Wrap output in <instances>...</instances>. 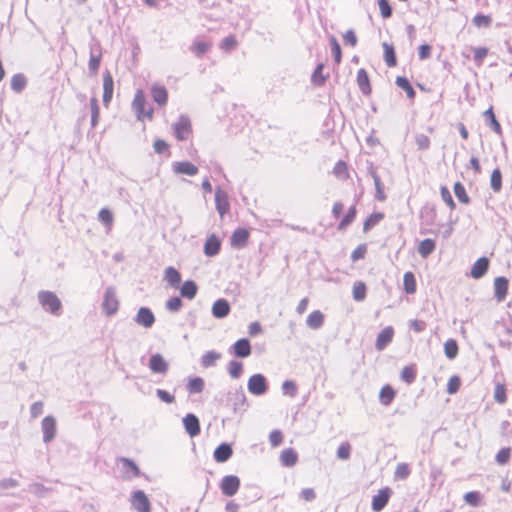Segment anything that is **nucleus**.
<instances>
[{"instance_id":"obj_1","label":"nucleus","mask_w":512,"mask_h":512,"mask_svg":"<svg viewBox=\"0 0 512 512\" xmlns=\"http://www.w3.org/2000/svg\"><path fill=\"white\" fill-rule=\"evenodd\" d=\"M37 299L44 311L55 316H59L61 314L62 303L54 292L41 290L37 294Z\"/></svg>"},{"instance_id":"obj_2","label":"nucleus","mask_w":512,"mask_h":512,"mask_svg":"<svg viewBox=\"0 0 512 512\" xmlns=\"http://www.w3.org/2000/svg\"><path fill=\"white\" fill-rule=\"evenodd\" d=\"M119 301L116 295V289L112 286L106 288L103 296L102 309L106 316H113L117 313Z\"/></svg>"},{"instance_id":"obj_3","label":"nucleus","mask_w":512,"mask_h":512,"mask_svg":"<svg viewBox=\"0 0 512 512\" xmlns=\"http://www.w3.org/2000/svg\"><path fill=\"white\" fill-rule=\"evenodd\" d=\"M133 108L137 114L138 119H143L145 117L151 119L153 114V109L147 105L143 92L138 90L135 94L133 100Z\"/></svg>"},{"instance_id":"obj_4","label":"nucleus","mask_w":512,"mask_h":512,"mask_svg":"<svg viewBox=\"0 0 512 512\" xmlns=\"http://www.w3.org/2000/svg\"><path fill=\"white\" fill-rule=\"evenodd\" d=\"M130 503L132 508L137 512H151L150 500L142 490L132 492Z\"/></svg>"},{"instance_id":"obj_5","label":"nucleus","mask_w":512,"mask_h":512,"mask_svg":"<svg viewBox=\"0 0 512 512\" xmlns=\"http://www.w3.org/2000/svg\"><path fill=\"white\" fill-rule=\"evenodd\" d=\"M248 391L256 396L263 395L268 390V384L266 378L262 374H253L247 383Z\"/></svg>"},{"instance_id":"obj_6","label":"nucleus","mask_w":512,"mask_h":512,"mask_svg":"<svg viewBox=\"0 0 512 512\" xmlns=\"http://www.w3.org/2000/svg\"><path fill=\"white\" fill-rule=\"evenodd\" d=\"M174 134L179 141L187 140L191 134V123L187 116L181 115L173 124Z\"/></svg>"},{"instance_id":"obj_7","label":"nucleus","mask_w":512,"mask_h":512,"mask_svg":"<svg viewBox=\"0 0 512 512\" xmlns=\"http://www.w3.org/2000/svg\"><path fill=\"white\" fill-rule=\"evenodd\" d=\"M240 487V479L235 475L224 476L220 483V489L225 496H234Z\"/></svg>"},{"instance_id":"obj_8","label":"nucleus","mask_w":512,"mask_h":512,"mask_svg":"<svg viewBox=\"0 0 512 512\" xmlns=\"http://www.w3.org/2000/svg\"><path fill=\"white\" fill-rule=\"evenodd\" d=\"M148 367L152 373L166 375L169 370V363L160 353L151 355Z\"/></svg>"},{"instance_id":"obj_9","label":"nucleus","mask_w":512,"mask_h":512,"mask_svg":"<svg viewBox=\"0 0 512 512\" xmlns=\"http://www.w3.org/2000/svg\"><path fill=\"white\" fill-rule=\"evenodd\" d=\"M44 443L51 442L56 436V419L53 416H46L41 422Z\"/></svg>"},{"instance_id":"obj_10","label":"nucleus","mask_w":512,"mask_h":512,"mask_svg":"<svg viewBox=\"0 0 512 512\" xmlns=\"http://www.w3.org/2000/svg\"><path fill=\"white\" fill-rule=\"evenodd\" d=\"M183 426L185 432L191 437L194 438L200 434V421L198 417L193 413H188L182 419Z\"/></svg>"},{"instance_id":"obj_11","label":"nucleus","mask_w":512,"mask_h":512,"mask_svg":"<svg viewBox=\"0 0 512 512\" xmlns=\"http://www.w3.org/2000/svg\"><path fill=\"white\" fill-rule=\"evenodd\" d=\"M215 205L221 218H223L230 210L228 194L219 187L215 190Z\"/></svg>"},{"instance_id":"obj_12","label":"nucleus","mask_w":512,"mask_h":512,"mask_svg":"<svg viewBox=\"0 0 512 512\" xmlns=\"http://www.w3.org/2000/svg\"><path fill=\"white\" fill-rule=\"evenodd\" d=\"M392 494V490L389 487L382 488L378 491L372 499V510L374 512H380L387 505L389 498Z\"/></svg>"},{"instance_id":"obj_13","label":"nucleus","mask_w":512,"mask_h":512,"mask_svg":"<svg viewBox=\"0 0 512 512\" xmlns=\"http://www.w3.org/2000/svg\"><path fill=\"white\" fill-rule=\"evenodd\" d=\"M134 321L138 325L143 326L144 328H150V327H152V325L155 322V316L149 308L141 307L138 310V312L134 318Z\"/></svg>"},{"instance_id":"obj_14","label":"nucleus","mask_w":512,"mask_h":512,"mask_svg":"<svg viewBox=\"0 0 512 512\" xmlns=\"http://www.w3.org/2000/svg\"><path fill=\"white\" fill-rule=\"evenodd\" d=\"M394 329L392 326H387L380 331L376 338L375 347L378 351L384 350L388 344L393 340Z\"/></svg>"},{"instance_id":"obj_15","label":"nucleus","mask_w":512,"mask_h":512,"mask_svg":"<svg viewBox=\"0 0 512 512\" xmlns=\"http://www.w3.org/2000/svg\"><path fill=\"white\" fill-rule=\"evenodd\" d=\"M368 174L372 177L376 189L375 198L379 201H384L386 199V195L384 192V184L382 183L379 175L377 174L376 168L373 163H369L368 165Z\"/></svg>"},{"instance_id":"obj_16","label":"nucleus","mask_w":512,"mask_h":512,"mask_svg":"<svg viewBox=\"0 0 512 512\" xmlns=\"http://www.w3.org/2000/svg\"><path fill=\"white\" fill-rule=\"evenodd\" d=\"M231 353L240 358H246L250 356L251 345L249 340L246 338L237 340L231 347Z\"/></svg>"},{"instance_id":"obj_17","label":"nucleus","mask_w":512,"mask_h":512,"mask_svg":"<svg viewBox=\"0 0 512 512\" xmlns=\"http://www.w3.org/2000/svg\"><path fill=\"white\" fill-rule=\"evenodd\" d=\"M249 239V232L247 229L238 228L236 229L230 239L231 246L234 248H243L247 245Z\"/></svg>"},{"instance_id":"obj_18","label":"nucleus","mask_w":512,"mask_h":512,"mask_svg":"<svg viewBox=\"0 0 512 512\" xmlns=\"http://www.w3.org/2000/svg\"><path fill=\"white\" fill-rule=\"evenodd\" d=\"M114 81L110 72L103 74V102L107 106L113 96Z\"/></svg>"},{"instance_id":"obj_19","label":"nucleus","mask_w":512,"mask_h":512,"mask_svg":"<svg viewBox=\"0 0 512 512\" xmlns=\"http://www.w3.org/2000/svg\"><path fill=\"white\" fill-rule=\"evenodd\" d=\"M173 171L176 174H185L188 176H194L198 173V167L188 161H180L173 163Z\"/></svg>"},{"instance_id":"obj_20","label":"nucleus","mask_w":512,"mask_h":512,"mask_svg":"<svg viewBox=\"0 0 512 512\" xmlns=\"http://www.w3.org/2000/svg\"><path fill=\"white\" fill-rule=\"evenodd\" d=\"M508 291V280L507 278L500 276L494 280V295L498 302H502L507 295Z\"/></svg>"},{"instance_id":"obj_21","label":"nucleus","mask_w":512,"mask_h":512,"mask_svg":"<svg viewBox=\"0 0 512 512\" xmlns=\"http://www.w3.org/2000/svg\"><path fill=\"white\" fill-rule=\"evenodd\" d=\"M489 267V260L486 257L479 258L471 267L470 275L474 279L482 278Z\"/></svg>"},{"instance_id":"obj_22","label":"nucleus","mask_w":512,"mask_h":512,"mask_svg":"<svg viewBox=\"0 0 512 512\" xmlns=\"http://www.w3.org/2000/svg\"><path fill=\"white\" fill-rule=\"evenodd\" d=\"M230 313V305L226 299H218L213 303L212 315L217 319H222Z\"/></svg>"},{"instance_id":"obj_23","label":"nucleus","mask_w":512,"mask_h":512,"mask_svg":"<svg viewBox=\"0 0 512 512\" xmlns=\"http://www.w3.org/2000/svg\"><path fill=\"white\" fill-rule=\"evenodd\" d=\"M233 450L230 444L222 443L214 451V459L218 463L226 462L232 456Z\"/></svg>"},{"instance_id":"obj_24","label":"nucleus","mask_w":512,"mask_h":512,"mask_svg":"<svg viewBox=\"0 0 512 512\" xmlns=\"http://www.w3.org/2000/svg\"><path fill=\"white\" fill-rule=\"evenodd\" d=\"M297 461L298 454L292 448H286L280 454V462L284 467H293Z\"/></svg>"},{"instance_id":"obj_25","label":"nucleus","mask_w":512,"mask_h":512,"mask_svg":"<svg viewBox=\"0 0 512 512\" xmlns=\"http://www.w3.org/2000/svg\"><path fill=\"white\" fill-rule=\"evenodd\" d=\"M324 314L320 310L311 312L307 319L306 324L310 329L317 330L323 326Z\"/></svg>"},{"instance_id":"obj_26","label":"nucleus","mask_w":512,"mask_h":512,"mask_svg":"<svg viewBox=\"0 0 512 512\" xmlns=\"http://www.w3.org/2000/svg\"><path fill=\"white\" fill-rule=\"evenodd\" d=\"M212 47L211 42L195 39L190 46V51L198 58H201Z\"/></svg>"},{"instance_id":"obj_27","label":"nucleus","mask_w":512,"mask_h":512,"mask_svg":"<svg viewBox=\"0 0 512 512\" xmlns=\"http://www.w3.org/2000/svg\"><path fill=\"white\" fill-rule=\"evenodd\" d=\"M219 251L220 241L215 235H211L204 244V253L206 256L212 257L217 255Z\"/></svg>"},{"instance_id":"obj_28","label":"nucleus","mask_w":512,"mask_h":512,"mask_svg":"<svg viewBox=\"0 0 512 512\" xmlns=\"http://www.w3.org/2000/svg\"><path fill=\"white\" fill-rule=\"evenodd\" d=\"M436 249V243L433 239L427 238L420 242L418 246V253L422 258H427Z\"/></svg>"},{"instance_id":"obj_29","label":"nucleus","mask_w":512,"mask_h":512,"mask_svg":"<svg viewBox=\"0 0 512 512\" xmlns=\"http://www.w3.org/2000/svg\"><path fill=\"white\" fill-rule=\"evenodd\" d=\"M152 97L153 100L159 104L160 106H163L167 103L168 99V93L165 87L154 85L151 88Z\"/></svg>"},{"instance_id":"obj_30","label":"nucleus","mask_w":512,"mask_h":512,"mask_svg":"<svg viewBox=\"0 0 512 512\" xmlns=\"http://www.w3.org/2000/svg\"><path fill=\"white\" fill-rule=\"evenodd\" d=\"M198 291L196 283L192 280L185 281L180 287V294L182 297L187 299H193Z\"/></svg>"},{"instance_id":"obj_31","label":"nucleus","mask_w":512,"mask_h":512,"mask_svg":"<svg viewBox=\"0 0 512 512\" xmlns=\"http://www.w3.org/2000/svg\"><path fill=\"white\" fill-rule=\"evenodd\" d=\"M164 278L174 288H177L181 282V274L171 266L165 269Z\"/></svg>"},{"instance_id":"obj_32","label":"nucleus","mask_w":512,"mask_h":512,"mask_svg":"<svg viewBox=\"0 0 512 512\" xmlns=\"http://www.w3.org/2000/svg\"><path fill=\"white\" fill-rule=\"evenodd\" d=\"M357 83L363 94L371 92L369 77L365 69H359L357 72Z\"/></svg>"},{"instance_id":"obj_33","label":"nucleus","mask_w":512,"mask_h":512,"mask_svg":"<svg viewBox=\"0 0 512 512\" xmlns=\"http://www.w3.org/2000/svg\"><path fill=\"white\" fill-rule=\"evenodd\" d=\"M120 462L122 463L123 470L127 475L133 476V477L140 476V474H141L140 469L133 460H131L129 458H121Z\"/></svg>"},{"instance_id":"obj_34","label":"nucleus","mask_w":512,"mask_h":512,"mask_svg":"<svg viewBox=\"0 0 512 512\" xmlns=\"http://www.w3.org/2000/svg\"><path fill=\"white\" fill-rule=\"evenodd\" d=\"M484 117L487 121V125L497 134H501L502 129L500 123L497 121L492 108H489L484 112Z\"/></svg>"},{"instance_id":"obj_35","label":"nucleus","mask_w":512,"mask_h":512,"mask_svg":"<svg viewBox=\"0 0 512 512\" xmlns=\"http://www.w3.org/2000/svg\"><path fill=\"white\" fill-rule=\"evenodd\" d=\"M221 358V354L215 351L206 352L201 358V365L204 368L213 367L216 365L217 360Z\"/></svg>"},{"instance_id":"obj_36","label":"nucleus","mask_w":512,"mask_h":512,"mask_svg":"<svg viewBox=\"0 0 512 512\" xmlns=\"http://www.w3.org/2000/svg\"><path fill=\"white\" fill-rule=\"evenodd\" d=\"M323 69L324 64L319 63L311 76V81L316 86H322L325 83L326 79L328 78V75L323 74Z\"/></svg>"},{"instance_id":"obj_37","label":"nucleus","mask_w":512,"mask_h":512,"mask_svg":"<svg viewBox=\"0 0 512 512\" xmlns=\"http://www.w3.org/2000/svg\"><path fill=\"white\" fill-rule=\"evenodd\" d=\"M394 397L395 391L391 386L386 385L380 390L379 399L381 404L388 406L393 401Z\"/></svg>"},{"instance_id":"obj_38","label":"nucleus","mask_w":512,"mask_h":512,"mask_svg":"<svg viewBox=\"0 0 512 512\" xmlns=\"http://www.w3.org/2000/svg\"><path fill=\"white\" fill-rule=\"evenodd\" d=\"M204 385V380L202 378L195 377L188 381L186 388L190 394H197L203 391Z\"/></svg>"},{"instance_id":"obj_39","label":"nucleus","mask_w":512,"mask_h":512,"mask_svg":"<svg viewBox=\"0 0 512 512\" xmlns=\"http://www.w3.org/2000/svg\"><path fill=\"white\" fill-rule=\"evenodd\" d=\"M396 85L406 92L408 98L413 99L415 97V90L406 77L398 76Z\"/></svg>"},{"instance_id":"obj_40","label":"nucleus","mask_w":512,"mask_h":512,"mask_svg":"<svg viewBox=\"0 0 512 512\" xmlns=\"http://www.w3.org/2000/svg\"><path fill=\"white\" fill-rule=\"evenodd\" d=\"M384 48V60L388 67H394L396 65V55L392 45L388 43H383Z\"/></svg>"},{"instance_id":"obj_41","label":"nucleus","mask_w":512,"mask_h":512,"mask_svg":"<svg viewBox=\"0 0 512 512\" xmlns=\"http://www.w3.org/2000/svg\"><path fill=\"white\" fill-rule=\"evenodd\" d=\"M366 285L362 281H357L353 285V299L357 302H361L366 298Z\"/></svg>"},{"instance_id":"obj_42","label":"nucleus","mask_w":512,"mask_h":512,"mask_svg":"<svg viewBox=\"0 0 512 512\" xmlns=\"http://www.w3.org/2000/svg\"><path fill=\"white\" fill-rule=\"evenodd\" d=\"M27 81L23 74H15L11 78V89L17 93L24 90Z\"/></svg>"},{"instance_id":"obj_43","label":"nucleus","mask_w":512,"mask_h":512,"mask_svg":"<svg viewBox=\"0 0 512 512\" xmlns=\"http://www.w3.org/2000/svg\"><path fill=\"white\" fill-rule=\"evenodd\" d=\"M404 290L408 294H413L416 291V280L412 272H406L403 277Z\"/></svg>"},{"instance_id":"obj_44","label":"nucleus","mask_w":512,"mask_h":512,"mask_svg":"<svg viewBox=\"0 0 512 512\" xmlns=\"http://www.w3.org/2000/svg\"><path fill=\"white\" fill-rule=\"evenodd\" d=\"M490 186L495 193L500 192L502 188V174L500 169L496 168L492 171Z\"/></svg>"},{"instance_id":"obj_45","label":"nucleus","mask_w":512,"mask_h":512,"mask_svg":"<svg viewBox=\"0 0 512 512\" xmlns=\"http://www.w3.org/2000/svg\"><path fill=\"white\" fill-rule=\"evenodd\" d=\"M444 353L448 359H454L458 354V345L454 339H448L444 343Z\"/></svg>"},{"instance_id":"obj_46","label":"nucleus","mask_w":512,"mask_h":512,"mask_svg":"<svg viewBox=\"0 0 512 512\" xmlns=\"http://www.w3.org/2000/svg\"><path fill=\"white\" fill-rule=\"evenodd\" d=\"M384 218V214L377 212L371 214L364 222L363 224V230L368 231L374 226H376L382 219Z\"/></svg>"},{"instance_id":"obj_47","label":"nucleus","mask_w":512,"mask_h":512,"mask_svg":"<svg viewBox=\"0 0 512 512\" xmlns=\"http://www.w3.org/2000/svg\"><path fill=\"white\" fill-rule=\"evenodd\" d=\"M243 372V364L239 361L232 360L228 364V373L233 379H238Z\"/></svg>"},{"instance_id":"obj_48","label":"nucleus","mask_w":512,"mask_h":512,"mask_svg":"<svg viewBox=\"0 0 512 512\" xmlns=\"http://www.w3.org/2000/svg\"><path fill=\"white\" fill-rule=\"evenodd\" d=\"M454 193L460 202H462L464 204L469 203L470 198L466 193L465 187L460 182H456L454 184Z\"/></svg>"},{"instance_id":"obj_49","label":"nucleus","mask_w":512,"mask_h":512,"mask_svg":"<svg viewBox=\"0 0 512 512\" xmlns=\"http://www.w3.org/2000/svg\"><path fill=\"white\" fill-rule=\"evenodd\" d=\"M356 217V208L354 206H351L344 216V218L341 220V222L338 225L339 230L345 229L348 225H350Z\"/></svg>"},{"instance_id":"obj_50","label":"nucleus","mask_w":512,"mask_h":512,"mask_svg":"<svg viewBox=\"0 0 512 512\" xmlns=\"http://www.w3.org/2000/svg\"><path fill=\"white\" fill-rule=\"evenodd\" d=\"M100 63H101V54L99 53L98 55H95L93 53V50L91 49L90 59H89V63H88V68H89V71L91 74H93V75L97 74L98 69L100 67Z\"/></svg>"},{"instance_id":"obj_51","label":"nucleus","mask_w":512,"mask_h":512,"mask_svg":"<svg viewBox=\"0 0 512 512\" xmlns=\"http://www.w3.org/2000/svg\"><path fill=\"white\" fill-rule=\"evenodd\" d=\"M282 393L294 398L297 394V385L292 380H286L282 383Z\"/></svg>"},{"instance_id":"obj_52","label":"nucleus","mask_w":512,"mask_h":512,"mask_svg":"<svg viewBox=\"0 0 512 512\" xmlns=\"http://www.w3.org/2000/svg\"><path fill=\"white\" fill-rule=\"evenodd\" d=\"M90 109H91V126L95 127L98 124V119H99V105H98V100L95 97L90 99Z\"/></svg>"},{"instance_id":"obj_53","label":"nucleus","mask_w":512,"mask_h":512,"mask_svg":"<svg viewBox=\"0 0 512 512\" xmlns=\"http://www.w3.org/2000/svg\"><path fill=\"white\" fill-rule=\"evenodd\" d=\"M410 475V468L407 463H399L396 467L395 479L404 480Z\"/></svg>"},{"instance_id":"obj_54","label":"nucleus","mask_w":512,"mask_h":512,"mask_svg":"<svg viewBox=\"0 0 512 512\" xmlns=\"http://www.w3.org/2000/svg\"><path fill=\"white\" fill-rule=\"evenodd\" d=\"M351 455V445L349 442H343L337 449V457L341 460H348Z\"/></svg>"},{"instance_id":"obj_55","label":"nucleus","mask_w":512,"mask_h":512,"mask_svg":"<svg viewBox=\"0 0 512 512\" xmlns=\"http://www.w3.org/2000/svg\"><path fill=\"white\" fill-rule=\"evenodd\" d=\"M98 219L100 222H102L108 228H110L112 226L113 215L108 209H106V208L101 209L98 213Z\"/></svg>"},{"instance_id":"obj_56","label":"nucleus","mask_w":512,"mask_h":512,"mask_svg":"<svg viewBox=\"0 0 512 512\" xmlns=\"http://www.w3.org/2000/svg\"><path fill=\"white\" fill-rule=\"evenodd\" d=\"M494 399L499 404H504L507 401L506 389L504 385L497 384L494 390Z\"/></svg>"},{"instance_id":"obj_57","label":"nucleus","mask_w":512,"mask_h":512,"mask_svg":"<svg viewBox=\"0 0 512 512\" xmlns=\"http://www.w3.org/2000/svg\"><path fill=\"white\" fill-rule=\"evenodd\" d=\"M330 44H331V51H332L335 62L340 63L341 58H342L341 47H340L337 39L334 36H332L330 38Z\"/></svg>"},{"instance_id":"obj_58","label":"nucleus","mask_w":512,"mask_h":512,"mask_svg":"<svg viewBox=\"0 0 512 512\" xmlns=\"http://www.w3.org/2000/svg\"><path fill=\"white\" fill-rule=\"evenodd\" d=\"M416 378V372L413 367L406 366L401 371V379L408 384L414 382Z\"/></svg>"},{"instance_id":"obj_59","label":"nucleus","mask_w":512,"mask_h":512,"mask_svg":"<svg viewBox=\"0 0 512 512\" xmlns=\"http://www.w3.org/2000/svg\"><path fill=\"white\" fill-rule=\"evenodd\" d=\"M236 46H237V40H236L235 36H233V35H229V36L225 37L220 44V48L224 51H231V50L235 49Z\"/></svg>"},{"instance_id":"obj_60","label":"nucleus","mask_w":512,"mask_h":512,"mask_svg":"<svg viewBox=\"0 0 512 512\" xmlns=\"http://www.w3.org/2000/svg\"><path fill=\"white\" fill-rule=\"evenodd\" d=\"M165 307L170 312H178L182 307V300L179 297H172L167 300Z\"/></svg>"},{"instance_id":"obj_61","label":"nucleus","mask_w":512,"mask_h":512,"mask_svg":"<svg viewBox=\"0 0 512 512\" xmlns=\"http://www.w3.org/2000/svg\"><path fill=\"white\" fill-rule=\"evenodd\" d=\"M480 493L477 492V491H471V492H467L465 495H464V501L471 505V506H478L479 503H480Z\"/></svg>"},{"instance_id":"obj_62","label":"nucleus","mask_w":512,"mask_h":512,"mask_svg":"<svg viewBox=\"0 0 512 512\" xmlns=\"http://www.w3.org/2000/svg\"><path fill=\"white\" fill-rule=\"evenodd\" d=\"M472 22L477 27H487L491 23V18L488 15L477 14L474 16Z\"/></svg>"},{"instance_id":"obj_63","label":"nucleus","mask_w":512,"mask_h":512,"mask_svg":"<svg viewBox=\"0 0 512 512\" xmlns=\"http://www.w3.org/2000/svg\"><path fill=\"white\" fill-rule=\"evenodd\" d=\"M381 16L385 19L391 17L392 8L387 0H378Z\"/></svg>"},{"instance_id":"obj_64","label":"nucleus","mask_w":512,"mask_h":512,"mask_svg":"<svg viewBox=\"0 0 512 512\" xmlns=\"http://www.w3.org/2000/svg\"><path fill=\"white\" fill-rule=\"evenodd\" d=\"M510 448L505 447L502 448L497 454H496V461L500 465H504L509 461L510 458Z\"/></svg>"}]
</instances>
